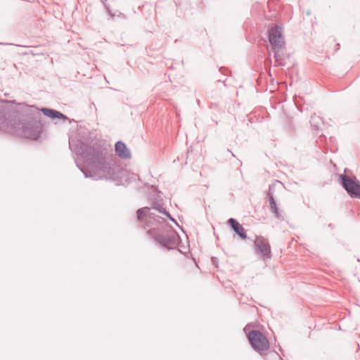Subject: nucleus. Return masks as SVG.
I'll list each match as a JSON object with an SVG mask.
<instances>
[{"instance_id": "nucleus-12", "label": "nucleus", "mask_w": 360, "mask_h": 360, "mask_svg": "<svg viewBox=\"0 0 360 360\" xmlns=\"http://www.w3.org/2000/svg\"><path fill=\"white\" fill-rule=\"evenodd\" d=\"M271 187H269V192L268 193V198L269 200L270 207L271 212L274 214L275 217L277 219H280L281 217V214L279 212L278 207L277 206L276 202L273 196V194L271 192Z\"/></svg>"}, {"instance_id": "nucleus-15", "label": "nucleus", "mask_w": 360, "mask_h": 360, "mask_svg": "<svg viewBox=\"0 0 360 360\" xmlns=\"http://www.w3.org/2000/svg\"><path fill=\"white\" fill-rule=\"evenodd\" d=\"M153 231V229H150V230L148 231V234H151Z\"/></svg>"}, {"instance_id": "nucleus-13", "label": "nucleus", "mask_w": 360, "mask_h": 360, "mask_svg": "<svg viewBox=\"0 0 360 360\" xmlns=\"http://www.w3.org/2000/svg\"><path fill=\"white\" fill-rule=\"evenodd\" d=\"M274 51V58L276 59V65L284 66L285 64V58L283 56V49H273Z\"/></svg>"}, {"instance_id": "nucleus-9", "label": "nucleus", "mask_w": 360, "mask_h": 360, "mask_svg": "<svg viewBox=\"0 0 360 360\" xmlns=\"http://www.w3.org/2000/svg\"><path fill=\"white\" fill-rule=\"evenodd\" d=\"M115 150L118 157L122 159H129L131 158L130 150L127 148L126 144L121 141L115 143Z\"/></svg>"}, {"instance_id": "nucleus-3", "label": "nucleus", "mask_w": 360, "mask_h": 360, "mask_svg": "<svg viewBox=\"0 0 360 360\" xmlns=\"http://www.w3.org/2000/svg\"><path fill=\"white\" fill-rule=\"evenodd\" d=\"M156 212L169 216V213L165 209L145 207L138 210L137 218L140 221H145L146 225L149 226L150 224L159 222L160 218L156 214Z\"/></svg>"}, {"instance_id": "nucleus-16", "label": "nucleus", "mask_w": 360, "mask_h": 360, "mask_svg": "<svg viewBox=\"0 0 360 360\" xmlns=\"http://www.w3.org/2000/svg\"><path fill=\"white\" fill-rule=\"evenodd\" d=\"M35 111L37 112V114H39V110L37 108H35Z\"/></svg>"}, {"instance_id": "nucleus-19", "label": "nucleus", "mask_w": 360, "mask_h": 360, "mask_svg": "<svg viewBox=\"0 0 360 360\" xmlns=\"http://www.w3.org/2000/svg\"><path fill=\"white\" fill-rule=\"evenodd\" d=\"M231 155L233 157H235V155L231 152Z\"/></svg>"}, {"instance_id": "nucleus-2", "label": "nucleus", "mask_w": 360, "mask_h": 360, "mask_svg": "<svg viewBox=\"0 0 360 360\" xmlns=\"http://www.w3.org/2000/svg\"><path fill=\"white\" fill-rule=\"evenodd\" d=\"M0 131L36 140L40 136L41 127L37 122L32 124L18 122L16 119L9 120L0 112Z\"/></svg>"}, {"instance_id": "nucleus-14", "label": "nucleus", "mask_w": 360, "mask_h": 360, "mask_svg": "<svg viewBox=\"0 0 360 360\" xmlns=\"http://www.w3.org/2000/svg\"><path fill=\"white\" fill-rule=\"evenodd\" d=\"M248 326H246L244 328V330L245 333H248Z\"/></svg>"}, {"instance_id": "nucleus-11", "label": "nucleus", "mask_w": 360, "mask_h": 360, "mask_svg": "<svg viewBox=\"0 0 360 360\" xmlns=\"http://www.w3.org/2000/svg\"><path fill=\"white\" fill-rule=\"evenodd\" d=\"M228 223L231 225L233 231L243 239L247 238L245 229L243 226L235 219L230 218Z\"/></svg>"}, {"instance_id": "nucleus-7", "label": "nucleus", "mask_w": 360, "mask_h": 360, "mask_svg": "<svg viewBox=\"0 0 360 360\" xmlns=\"http://www.w3.org/2000/svg\"><path fill=\"white\" fill-rule=\"evenodd\" d=\"M269 40L273 49H284L285 41L282 28L276 25L269 30Z\"/></svg>"}, {"instance_id": "nucleus-5", "label": "nucleus", "mask_w": 360, "mask_h": 360, "mask_svg": "<svg viewBox=\"0 0 360 360\" xmlns=\"http://www.w3.org/2000/svg\"><path fill=\"white\" fill-rule=\"evenodd\" d=\"M154 237L158 243L169 250L176 248L179 242V236L175 232L166 235L155 234Z\"/></svg>"}, {"instance_id": "nucleus-6", "label": "nucleus", "mask_w": 360, "mask_h": 360, "mask_svg": "<svg viewBox=\"0 0 360 360\" xmlns=\"http://www.w3.org/2000/svg\"><path fill=\"white\" fill-rule=\"evenodd\" d=\"M343 188L352 198H360V184L347 175H341Z\"/></svg>"}, {"instance_id": "nucleus-17", "label": "nucleus", "mask_w": 360, "mask_h": 360, "mask_svg": "<svg viewBox=\"0 0 360 360\" xmlns=\"http://www.w3.org/2000/svg\"><path fill=\"white\" fill-rule=\"evenodd\" d=\"M120 15L124 17V15L121 13H120V15H118V17H120Z\"/></svg>"}, {"instance_id": "nucleus-10", "label": "nucleus", "mask_w": 360, "mask_h": 360, "mask_svg": "<svg viewBox=\"0 0 360 360\" xmlns=\"http://www.w3.org/2000/svg\"><path fill=\"white\" fill-rule=\"evenodd\" d=\"M41 110L44 115L53 120H63V121L68 120V117L65 115L56 110L43 108Z\"/></svg>"}, {"instance_id": "nucleus-8", "label": "nucleus", "mask_w": 360, "mask_h": 360, "mask_svg": "<svg viewBox=\"0 0 360 360\" xmlns=\"http://www.w3.org/2000/svg\"><path fill=\"white\" fill-rule=\"evenodd\" d=\"M256 250L264 257L269 258L271 257L270 245L265 238L262 236L257 237L255 240Z\"/></svg>"}, {"instance_id": "nucleus-18", "label": "nucleus", "mask_w": 360, "mask_h": 360, "mask_svg": "<svg viewBox=\"0 0 360 360\" xmlns=\"http://www.w3.org/2000/svg\"><path fill=\"white\" fill-rule=\"evenodd\" d=\"M120 15L124 17V15L121 13H120V15H118V17H120Z\"/></svg>"}, {"instance_id": "nucleus-4", "label": "nucleus", "mask_w": 360, "mask_h": 360, "mask_svg": "<svg viewBox=\"0 0 360 360\" xmlns=\"http://www.w3.org/2000/svg\"><path fill=\"white\" fill-rule=\"evenodd\" d=\"M248 338L252 348L257 352H263L269 348L267 338L259 330L248 332Z\"/></svg>"}, {"instance_id": "nucleus-1", "label": "nucleus", "mask_w": 360, "mask_h": 360, "mask_svg": "<svg viewBox=\"0 0 360 360\" xmlns=\"http://www.w3.org/2000/svg\"><path fill=\"white\" fill-rule=\"evenodd\" d=\"M72 150L80 156L86 162V167H77L86 178L94 180L102 179H115L119 170L112 154L100 145L88 146L82 142L73 144L70 142Z\"/></svg>"}]
</instances>
